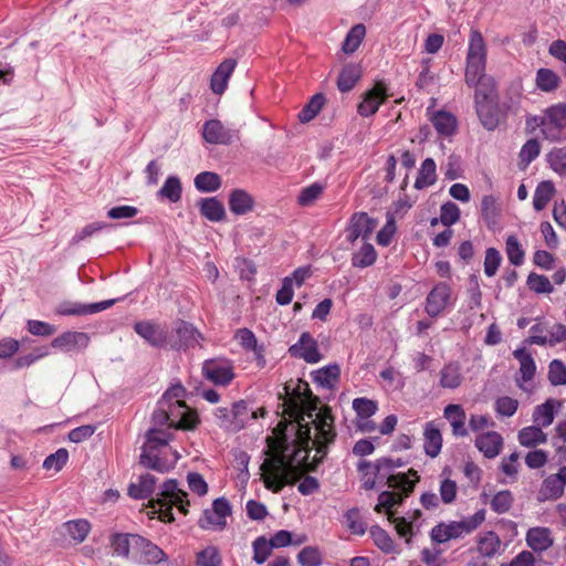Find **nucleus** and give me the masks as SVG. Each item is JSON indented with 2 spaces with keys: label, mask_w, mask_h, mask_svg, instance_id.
I'll return each instance as SVG.
<instances>
[{
  "label": "nucleus",
  "mask_w": 566,
  "mask_h": 566,
  "mask_svg": "<svg viewBox=\"0 0 566 566\" xmlns=\"http://www.w3.org/2000/svg\"><path fill=\"white\" fill-rule=\"evenodd\" d=\"M290 431L291 437L279 438L274 454L261 467L265 486L273 492L294 483L304 472L314 471L336 437L331 412L315 409L297 416Z\"/></svg>",
  "instance_id": "obj_1"
},
{
  "label": "nucleus",
  "mask_w": 566,
  "mask_h": 566,
  "mask_svg": "<svg viewBox=\"0 0 566 566\" xmlns=\"http://www.w3.org/2000/svg\"><path fill=\"white\" fill-rule=\"evenodd\" d=\"M186 389L181 384L171 385L158 400L153 412V427L145 434L139 462L147 469L160 473L172 470L180 459L177 450L169 447L170 429L192 430L199 422L197 413L182 398Z\"/></svg>",
  "instance_id": "obj_2"
},
{
  "label": "nucleus",
  "mask_w": 566,
  "mask_h": 566,
  "mask_svg": "<svg viewBox=\"0 0 566 566\" xmlns=\"http://www.w3.org/2000/svg\"><path fill=\"white\" fill-rule=\"evenodd\" d=\"M187 496V492L179 488L178 482L170 479L163 483L157 497L151 500V506L159 513L161 521L172 522L175 520L171 512L174 506L182 514L188 513L190 502Z\"/></svg>",
  "instance_id": "obj_3"
},
{
  "label": "nucleus",
  "mask_w": 566,
  "mask_h": 566,
  "mask_svg": "<svg viewBox=\"0 0 566 566\" xmlns=\"http://www.w3.org/2000/svg\"><path fill=\"white\" fill-rule=\"evenodd\" d=\"M484 521L485 510L481 509L461 521L439 523L431 530V539L442 544L451 539L462 538L475 531Z\"/></svg>",
  "instance_id": "obj_4"
},
{
  "label": "nucleus",
  "mask_w": 566,
  "mask_h": 566,
  "mask_svg": "<svg viewBox=\"0 0 566 566\" xmlns=\"http://www.w3.org/2000/svg\"><path fill=\"white\" fill-rule=\"evenodd\" d=\"M403 464L405 462L400 458L384 457L377 459L374 463V475L379 482L385 481L389 488L402 491L408 496L413 491L415 482L405 474H394V470Z\"/></svg>",
  "instance_id": "obj_5"
},
{
  "label": "nucleus",
  "mask_w": 566,
  "mask_h": 566,
  "mask_svg": "<svg viewBox=\"0 0 566 566\" xmlns=\"http://www.w3.org/2000/svg\"><path fill=\"white\" fill-rule=\"evenodd\" d=\"M539 128L547 140L557 142L566 138L564 135L566 129V104L558 103L546 108Z\"/></svg>",
  "instance_id": "obj_6"
},
{
  "label": "nucleus",
  "mask_w": 566,
  "mask_h": 566,
  "mask_svg": "<svg viewBox=\"0 0 566 566\" xmlns=\"http://www.w3.org/2000/svg\"><path fill=\"white\" fill-rule=\"evenodd\" d=\"M231 514V506L226 497L216 499L210 509H206L198 521L202 530H223L227 525V517Z\"/></svg>",
  "instance_id": "obj_7"
},
{
  "label": "nucleus",
  "mask_w": 566,
  "mask_h": 566,
  "mask_svg": "<svg viewBox=\"0 0 566 566\" xmlns=\"http://www.w3.org/2000/svg\"><path fill=\"white\" fill-rule=\"evenodd\" d=\"M116 300L84 304L73 301H63L55 307V314L60 316H85L105 311L115 304Z\"/></svg>",
  "instance_id": "obj_8"
},
{
  "label": "nucleus",
  "mask_w": 566,
  "mask_h": 566,
  "mask_svg": "<svg viewBox=\"0 0 566 566\" xmlns=\"http://www.w3.org/2000/svg\"><path fill=\"white\" fill-rule=\"evenodd\" d=\"M203 376L217 386H227L233 378V366L227 359H208L202 365Z\"/></svg>",
  "instance_id": "obj_9"
},
{
  "label": "nucleus",
  "mask_w": 566,
  "mask_h": 566,
  "mask_svg": "<svg viewBox=\"0 0 566 566\" xmlns=\"http://www.w3.org/2000/svg\"><path fill=\"white\" fill-rule=\"evenodd\" d=\"M388 97L389 94L387 93L386 85L379 82L361 95V101L357 105V113L363 117L373 116Z\"/></svg>",
  "instance_id": "obj_10"
},
{
  "label": "nucleus",
  "mask_w": 566,
  "mask_h": 566,
  "mask_svg": "<svg viewBox=\"0 0 566 566\" xmlns=\"http://www.w3.org/2000/svg\"><path fill=\"white\" fill-rule=\"evenodd\" d=\"M134 331L154 347H166L169 345L168 332L165 326L150 321L137 322Z\"/></svg>",
  "instance_id": "obj_11"
},
{
  "label": "nucleus",
  "mask_w": 566,
  "mask_h": 566,
  "mask_svg": "<svg viewBox=\"0 0 566 566\" xmlns=\"http://www.w3.org/2000/svg\"><path fill=\"white\" fill-rule=\"evenodd\" d=\"M90 335L85 332L66 331L52 339L51 346L62 352H82L90 345Z\"/></svg>",
  "instance_id": "obj_12"
},
{
  "label": "nucleus",
  "mask_w": 566,
  "mask_h": 566,
  "mask_svg": "<svg viewBox=\"0 0 566 566\" xmlns=\"http://www.w3.org/2000/svg\"><path fill=\"white\" fill-rule=\"evenodd\" d=\"M451 300V287L440 282L433 286L426 300V313L431 317L439 316Z\"/></svg>",
  "instance_id": "obj_13"
},
{
  "label": "nucleus",
  "mask_w": 566,
  "mask_h": 566,
  "mask_svg": "<svg viewBox=\"0 0 566 566\" xmlns=\"http://www.w3.org/2000/svg\"><path fill=\"white\" fill-rule=\"evenodd\" d=\"M289 352L293 357L302 358L310 364L318 363L322 359L317 342L307 332L301 334L298 340L289 348Z\"/></svg>",
  "instance_id": "obj_14"
},
{
  "label": "nucleus",
  "mask_w": 566,
  "mask_h": 566,
  "mask_svg": "<svg viewBox=\"0 0 566 566\" xmlns=\"http://www.w3.org/2000/svg\"><path fill=\"white\" fill-rule=\"evenodd\" d=\"M375 228V221L366 212H356L352 216L346 229V238L354 243L359 238L366 240Z\"/></svg>",
  "instance_id": "obj_15"
},
{
  "label": "nucleus",
  "mask_w": 566,
  "mask_h": 566,
  "mask_svg": "<svg viewBox=\"0 0 566 566\" xmlns=\"http://www.w3.org/2000/svg\"><path fill=\"white\" fill-rule=\"evenodd\" d=\"M202 136L209 144L229 145L233 140L234 132L226 127L220 120L210 119L203 124Z\"/></svg>",
  "instance_id": "obj_16"
},
{
  "label": "nucleus",
  "mask_w": 566,
  "mask_h": 566,
  "mask_svg": "<svg viewBox=\"0 0 566 566\" xmlns=\"http://www.w3.org/2000/svg\"><path fill=\"white\" fill-rule=\"evenodd\" d=\"M199 337L200 334L191 324L180 322L175 329V336L168 338L169 346L177 350L193 347L199 343Z\"/></svg>",
  "instance_id": "obj_17"
},
{
  "label": "nucleus",
  "mask_w": 566,
  "mask_h": 566,
  "mask_svg": "<svg viewBox=\"0 0 566 566\" xmlns=\"http://www.w3.org/2000/svg\"><path fill=\"white\" fill-rule=\"evenodd\" d=\"M503 438L496 431H488L475 438L474 446L488 459L497 457L503 449Z\"/></svg>",
  "instance_id": "obj_18"
},
{
  "label": "nucleus",
  "mask_w": 566,
  "mask_h": 566,
  "mask_svg": "<svg viewBox=\"0 0 566 566\" xmlns=\"http://www.w3.org/2000/svg\"><path fill=\"white\" fill-rule=\"evenodd\" d=\"M233 415L232 419H234V426L228 424V431L237 432L243 429L251 420H255L260 416H264V410L259 409V411H254L248 407V403L243 400L234 402L232 405Z\"/></svg>",
  "instance_id": "obj_19"
},
{
  "label": "nucleus",
  "mask_w": 566,
  "mask_h": 566,
  "mask_svg": "<svg viewBox=\"0 0 566 566\" xmlns=\"http://www.w3.org/2000/svg\"><path fill=\"white\" fill-rule=\"evenodd\" d=\"M422 513L420 510H415L408 516H402L394 520L395 528L400 537L405 538L406 544H410L412 536L419 531Z\"/></svg>",
  "instance_id": "obj_20"
},
{
  "label": "nucleus",
  "mask_w": 566,
  "mask_h": 566,
  "mask_svg": "<svg viewBox=\"0 0 566 566\" xmlns=\"http://www.w3.org/2000/svg\"><path fill=\"white\" fill-rule=\"evenodd\" d=\"M443 417L452 427V433L455 437H467L468 429L465 427L467 415L461 405L450 403L443 410Z\"/></svg>",
  "instance_id": "obj_21"
},
{
  "label": "nucleus",
  "mask_w": 566,
  "mask_h": 566,
  "mask_svg": "<svg viewBox=\"0 0 566 566\" xmlns=\"http://www.w3.org/2000/svg\"><path fill=\"white\" fill-rule=\"evenodd\" d=\"M235 65L234 59H227L217 67L210 81V87L214 94L221 95L226 91Z\"/></svg>",
  "instance_id": "obj_22"
},
{
  "label": "nucleus",
  "mask_w": 566,
  "mask_h": 566,
  "mask_svg": "<svg viewBox=\"0 0 566 566\" xmlns=\"http://www.w3.org/2000/svg\"><path fill=\"white\" fill-rule=\"evenodd\" d=\"M423 449L424 453L430 458H436L442 448V434L434 421H429L423 430Z\"/></svg>",
  "instance_id": "obj_23"
},
{
  "label": "nucleus",
  "mask_w": 566,
  "mask_h": 566,
  "mask_svg": "<svg viewBox=\"0 0 566 566\" xmlns=\"http://www.w3.org/2000/svg\"><path fill=\"white\" fill-rule=\"evenodd\" d=\"M526 543L534 552H545L554 544L551 530L547 527H532L526 533Z\"/></svg>",
  "instance_id": "obj_24"
},
{
  "label": "nucleus",
  "mask_w": 566,
  "mask_h": 566,
  "mask_svg": "<svg viewBox=\"0 0 566 566\" xmlns=\"http://www.w3.org/2000/svg\"><path fill=\"white\" fill-rule=\"evenodd\" d=\"M560 401L547 399L544 403L534 408L532 415L533 422L541 428L551 426L555 419V409L560 408Z\"/></svg>",
  "instance_id": "obj_25"
},
{
  "label": "nucleus",
  "mask_w": 566,
  "mask_h": 566,
  "mask_svg": "<svg viewBox=\"0 0 566 566\" xmlns=\"http://www.w3.org/2000/svg\"><path fill=\"white\" fill-rule=\"evenodd\" d=\"M564 494V486L558 475L549 474L546 476L541 485L537 494L539 502L556 501Z\"/></svg>",
  "instance_id": "obj_26"
},
{
  "label": "nucleus",
  "mask_w": 566,
  "mask_h": 566,
  "mask_svg": "<svg viewBox=\"0 0 566 566\" xmlns=\"http://www.w3.org/2000/svg\"><path fill=\"white\" fill-rule=\"evenodd\" d=\"M156 483L157 479L153 474H143L137 482L129 484L128 495L135 500L147 499L154 493Z\"/></svg>",
  "instance_id": "obj_27"
},
{
  "label": "nucleus",
  "mask_w": 566,
  "mask_h": 566,
  "mask_svg": "<svg viewBox=\"0 0 566 566\" xmlns=\"http://www.w3.org/2000/svg\"><path fill=\"white\" fill-rule=\"evenodd\" d=\"M134 547L140 549L146 564H157L166 558L165 552L142 536H134Z\"/></svg>",
  "instance_id": "obj_28"
},
{
  "label": "nucleus",
  "mask_w": 566,
  "mask_h": 566,
  "mask_svg": "<svg viewBox=\"0 0 566 566\" xmlns=\"http://www.w3.org/2000/svg\"><path fill=\"white\" fill-rule=\"evenodd\" d=\"M254 207V199L243 189H234L229 195V208L234 214L242 216Z\"/></svg>",
  "instance_id": "obj_29"
},
{
  "label": "nucleus",
  "mask_w": 566,
  "mask_h": 566,
  "mask_svg": "<svg viewBox=\"0 0 566 566\" xmlns=\"http://www.w3.org/2000/svg\"><path fill=\"white\" fill-rule=\"evenodd\" d=\"M501 548V539L499 535L492 531L481 534L478 538V544L473 552L486 557L492 558L499 554Z\"/></svg>",
  "instance_id": "obj_30"
},
{
  "label": "nucleus",
  "mask_w": 566,
  "mask_h": 566,
  "mask_svg": "<svg viewBox=\"0 0 566 566\" xmlns=\"http://www.w3.org/2000/svg\"><path fill=\"white\" fill-rule=\"evenodd\" d=\"M434 129L440 136L449 137L457 130V118L446 111H437L430 118Z\"/></svg>",
  "instance_id": "obj_31"
},
{
  "label": "nucleus",
  "mask_w": 566,
  "mask_h": 566,
  "mask_svg": "<svg viewBox=\"0 0 566 566\" xmlns=\"http://www.w3.org/2000/svg\"><path fill=\"white\" fill-rule=\"evenodd\" d=\"M201 216L212 222H220L226 217L223 203L216 197L202 198L199 202Z\"/></svg>",
  "instance_id": "obj_32"
},
{
  "label": "nucleus",
  "mask_w": 566,
  "mask_h": 566,
  "mask_svg": "<svg viewBox=\"0 0 566 566\" xmlns=\"http://www.w3.org/2000/svg\"><path fill=\"white\" fill-rule=\"evenodd\" d=\"M403 497H406V494L402 491L401 493L384 491L378 496V503L375 506V511L380 513L382 510H385L388 514V520L394 524V520L397 517L395 516L391 509L401 504Z\"/></svg>",
  "instance_id": "obj_33"
},
{
  "label": "nucleus",
  "mask_w": 566,
  "mask_h": 566,
  "mask_svg": "<svg viewBox=\"0 0 566 566\" xmlns=\"http://www.w3.org/2000/svg\"><path fill=\"white\" fill-rule=\"evenodd\" d=\"M517 439L521 446L533 448L547 441V434L541 427L528 426L518 431Z\"/></svg>",
  "instance_id": "obj_34"
},
{
  "label": "nucleus",
  "mask_w": 566,
  "mask_h": 566,
  "mask_svg": "<svg viewBox=\"0 0 566 566\" xmlns=\"http://www.w3.org/2000/svg\"><path fill=\"white\" fill-rule=\"evenodd\" d=\"M486 61L467 60L465 67V83L469 86L484 85L486 81L485 75Z\"/></svg>",
  "instance_id": "obj_35"
},
{
  "label": "nucleus",
  "mask_w": 566,
  "mask_h": 566,
  "mask_svg": "<svg viewBox=\"0 0 566 566\" xmlns=\"http://www.w3.org/2000/svg\"><path fill=\"white\" fill-rule=\"evenodd\" d=\"M515 359L520 361V375L524 382L530 381L536 371V365L531 354L524 348H516L513 352Z\"/></svg>",
  "instance_id": "obj_36"
},
{
  "label": "nucleus",
  "mask_w": 566,
  "mask_h": 566,
  "mask_svg": "<svg viewBox=\"0 0 566 566\" xmlns=\"http://www.w3.org/2000/svg\"><path fill=\"white\" fill-rule=\"evenodd\" d=\"M467 60L486 61V45L480 31L470 33Z\"/></svg>",
  "instance_id": "obj_37"
},
{
  "label": "nucleus",
  "mask_w": 566,
  "mask_h": 566,
  "mask_svg": "<svg viewBox=\"0 0 566 566\" xmlns=\"http://www.w3.org/2000/svg\"><path fill=\"white\" fill-rule=\"evenodd\" d=\"M360 78V69L355 64L345 65L337 78V87L340 92L352 91Z\"/></svg>",
  "instance_id": "obj_38"
},
{
  "label": "nucleus",
  "mask_w": 566,
  "mask_h": 566,
  "mask_svg": "<svg viewBox=\"0 0 566 566\" xmlns=\"http://www.w3.org/2000/svg\"><path fill=\"white\" fill-rule=\"evenodd\" d=\"M549 337L544 335H531L527 339L530 344H536L544 346L549 344L551 346L556 345L563 340H566V325L555 324L549 331Z\"/></svg>",
  "instance_id": "obj_39"
},
{
  "label": "nucleus",
  "mask_w": 566,
  "mask_h": 566,
  "mask_svg": "<svg viewBox=\"0 0 566 566\" xmlns=\"http://www.w3.org/2000/svg\"><path fill=\"white\" fill-rule=\"evenodd\" d=\"M440 385L443 388L455 389L462 380L461 368L458 363H450L446 365L440 371Z\"/></svg>",
  "instance_id": "obj_40"
},
{
  "label": "nucleus",
  "mask_w": 566,
  "mask_h": 566,
  "mask_svg": "<svg viewBox=\"0 0 566 566\" xmlns=\"http://www.w3.org/2000/svg\"><path fill=\"white\" fill-rule=\"evenodd\" d=\"M555 192L554 184L549 180L541 181L533 196V207L536 211L545 209Z\"/></svg>",
  "instance_id": "obj_41"
},
{
  "label": "nucleus",
  "mask_w": 566,
  "mask_h": 566,
  "mask_svg": "<svg viewBox=\"0 0 566 566\" xmlns=\"http://www.w3.org/2000/svg\"><path fill=\"white\" fill-rule=\"evenodd\" d=\"M63 528L65 533L72 538L75 543H82L87 537L91 531V524L88 521L80 518L67 521L63 524Z\"/></svg>",
  "instance_id": "obj_42"
},
{
  "label": "nucleus",
  "mask_w": 566,
  "mask_h": 566,
  "mask_svg": "<svg viewBox=\"0 0 566 566\" xmlns=\"http://www.w3.org/2000/svg\"><path fill=\"white\" fill-rule=\"evenodd\" d=\"M436 180V163L432 158H427L421 164L418 177L415 181V187L417 189H422L433 185Z\"/></svg>",
  "instance_id": "obj_43"
},
{
  "label": "nucleus",
  "mask_w": 566,
  "mask_h": 566,
  "mask_svg": "<svg viewBox=\"0 0 566 566\" xmlns=\"http://www.w3.org/2000/svg\"><path fill=\"white\" fill-rule=\"evenodd\" d=\"M195 187L200 192H214L221 187V178L212 171H203L196 176Z\"/></svg>",
  "instance_id": "obj_44"
},
{
  "label": "nucleus",
  "mask_w": 566,
  "mask_h": 566,
  "mask_svg": "<svg viewBox=\"0 0 566 566\" xmlns=\"http://www.w3.org/2000/svg\"><path fill=\"white\" fill-rule=\"evenodd\" d=\"M377 253L373 244L364 243L359 251L355 252L352 256V265L354 268H367L375 263Z\"/></svg>",
  "instance_id": "obj_45"
},
{
  "label": "nucleus",
  "mask_w": 566,
  "mask_h": 566,
  "mask_svg": "<svg viewBox=\"0 0 566 566\" xmlns=\"http://www.w3.org/2000/svg\"><path fill=\"white\" fill-rule=\"evenodd\" d=\"M549 168L562 177H566V146L554 147L547 155Z\"/></svg>",
  "instance_id": "obj_46"
},
{
  "label": "nucleus",
  "mask_w": 566,
  "mask_h": 566,
  "mask_svg": "<svg viewBox=\"0 0 566 566\" xmlns=\"http://www.w3.org/2000/svg\"><path fill=\"white\" fill-rule=\"evenodd\" d=\"M370 536L375 545L386 554L397 553L396 544L389 534L380 526L375 525L370 528Z\"/></svg>",
  "instance_id": "obj_47"
},
{
  "label": "nucleus",
  "mask_w": 566,
  "mask_h": 566,
  "mask_svg": "<svg viewBox=\"0 0 566 566\" xmlns=\"http://www.w3.org/2000/svg\"><path fill=\"white\" fill-rule=\"evenodd\" d=\"M181 182L177 176H169L163 187L158 191V196L168 199L170 202L175 203L181 198Z\"/></svg>",
  "instance_id": "obj_48"
},
{
  "label": "nucleus",
  "mask_w": 566,
  "mask_h": 566,
  "mask_svg": "<svg viewBox=\"0 0 566 566\" xmlns=\"http://www.w3.org/2000/svg\"><path fill=\"white\" fill-rule=\"evenodd\" d=\"M541 153V146L537 139H528L521 148L518 158V166L521 169H526L528 165L535 160Z\"/></svg>",
  "instance_id": "obj_49"
},
{
  "label": "nucleus",
  "mask_w": 566,
  "mask_h": 566,
  "mask_svg": "<svg viewBox=\"0 0 566 566\" xmlns=\"http://www.w3.org/2000/svg\"><path fill=\"white\" fill-rule=\"evenodd\" d=\"M559 82V76L549 69H539L536 73V85L543 92L555 91Z\"/></svg>",
  "instance_id": "obj_50"
},
{
  "label": "nucleus",
  "mask_w": 566,
  "mask_h": 566,
  "mask_svg": "<svg viewBox=\"0 0 566 566\" xmlns=\"http://www.w3.org/2000/svg\"><path fill=\"white\" fill-rule=\"evenodd\" d=\"M366 34V28L364 24L358 23L354 25L347 33L344 43L343 51L345 53H354L360 45Z\"/></svg>",
  "instance_id": "obj_51"
},
{
  "label": "nucleus",
  "mask_w": 566,
  "mask_h": 566,
  "mask_svg": "<svg viewBox=\"0 0 566 566\" xmlns=\"http://www.w3.org/2000/svg\"><path fill=\"white\" fill-rule=\"evenodd\" d=\"M505 252L509 261L513 265L520 266L524 263L525 252L515 235H509L506 238Z\"/></svg>",
  "instance_id": "obj_52"
},
{
  "label": "nucleus",
  "mask_w": 566,
  "mask_h": 566,
  "mask_svg": "<svg viewBox=\"0 0 566 566\" xmlns=\"http://www.w3.org/2000/svg\"><path fill=\"white\" fill-rule=\"evenodd\" d=\"M340 374L339 366L336 364L328 365L326 367H323L318 369L315 373L314 379L319 385L332 388L338 380Z\"/></svg>",
  "instance_id": "obj_53"
},
{
  "label": "nucleus",
  "mask_w": 566,
  "mask_h": 566,
  "mask_svg": "<svg viewBox=\"0 0 566 566\" xmlns=\"http://www.w3.org/2000/svg\"><path fill=\"white\" fill-rule=\"evenodd\" d=\"M325 103V97L323 94H315L311 101L303 107V109L298 114V119L301 123H308L312 120L322 109Z\"/></svg>",
  "instance_id": "obj_54"
},
{
  "label": "nucleus",
  "mask_w": 566,
  "mask_h": 566,
  "mask_svg": "<svg viewBox=\"0 0 566 566\" xmlns=\"http://www.w3.org/2000/svg\"><path fill=\"white\" fill-rule=\"evenodd\" d=\"M134 536L129 534H114L111 538L113 553L117 556L127 557L130 547H134Z\"/></svg>",
  "instance_id": "obj_55"
},
{
  "label": "nucleus",
  "mask_w": 566,
  "mask_h": 566,
  "mask_svg": "<svg viewBox=\"0 0 566 566\" xmlns=\"http://www.w3.org/2000/svg\"><path fill=\"white\" fill-rule=\"evenodd\" d=\"M520 406V402L517 399H514L509 396H502L499 397L494 402V410L497 415V417H512L515 415Z\"/></svg>",
  "instance_id": "obj_56"
},
{
  "label": "nucleus",
  "mask_w": 566,
  "mask_h": 566,
  "mask_svg": "<svg viewBox=\"0 0 566 566\" xmlns=\"http://www.w3.org/2000/svg\"><path fill=\"white\" fill-rule=\"evenodd\" d=\"M198 566H221L222 557L216 546H207L197 553Z\"/></svg>",
  "instance_id": "obj_57"
},
{
  "label": "nucleus",
  "mask_w": 566,
  "mask_h": 566,
  "mask_svg": "<svg viewBox=\"0 0 566 566\" xmlns=\"http://www.w3.org/2000/svg\"><path fill=\"white\" fill-rule=\"evenodd\" d=\"M253 560L261 565L265 563L272 553L273 546L264 536L256 537L252 543Z\"/></svg>",
  "instance_id": "obj_58"
},
{
  "label": "nucleus",
  "mask_w": 566,
  "mask_h": 566,
  "mask_svg": "<svg viewBox=\"0 0 566 566\" xmlns=\"http://www.w3.org/2000/svg\"><path fill=\"white\" fill-rule=\"evenodd\" d=\"M512 504L513 495L509 490L499 491L496 494H494L490 502L491 509L497 514L509 512L512 507Z\"/></svg>",
  "instance_id": "obj_59"
},
{
  "label": "nucleus",
  "mask_w": 566,
  "mask_h": 566,
  "mask_svg": "<svg viewBox=\"0 0 566 566\" xmlns=\"http://www.w3.org/2000/svg\"><path fill=\"white\" fill-rule=\"evenodd\" d=\"M502 262V255L495 248H488L484 256V273L486 276L492 277L496 274Z\"/></svg>",
  "instance_id": "obj_60"
},
{
  "label": "nucleus",
  "mask_w": 566,
  "mask_h": 566,
  "mask_svg": "<svg viewBox=\"0 0 566 566\" xmlns=\"http://www.w3.org/2000/svg\"><path fill=\"white\" fill-rule=\"evenodd\" d=\"M324 191V186L318 182H314L305 188H303L297 197L298 205L303 207L311 206L314 201H316Z\"/></svg>",
  "instance_id": "obj_61"
},
{
  "label": "nucleus",
  "mask_w": 566,
  "mask_h": 566,
  "mask_svg": "<svg viewBox=\"0 0 566 566\" xmlns=\"http://www.w3.org/2000/svg\"><path fill=\"white\" fill-rule=\"evenodd\" d=\"M527 286L530 290L534 291L535 293H543L548 294L552 293L554 287L545 275H541L537 273H531L527 276Z\"/></svg>",
  "instance_id": "obj_62"
},
{
  "label": "nucleus",
  "mask_w": 566,
  "mask_h": 566,
  "mask_svg": "<svg viewBox=\"0 0 566 566\" xmlns=\"http://www.w3.org/2000/svg\"><path fill=\"white\" fill-rule=\"evenodd\" d=\"M548 380L553 386L566 385V365L554 359L548 366Z\"/></svg>",
  "instance_id": "obj_63"
},
{
  "label": "nucleus",
  "mask_w": 566,
  "mask_h": 566,
  "mask_svg": "<svg viewBox=\"0 0 566 566\" xmlns=\"http://www.w3.org/2000/svg\"><path fill=\"white\" fill-rule=\"evenodd\" d=\"M297 562L301 566H319L322 564V554L318 548L307 546L298 553Z\"/></svg>",
  "instance_id": "obj_64"
}]
</instances>
